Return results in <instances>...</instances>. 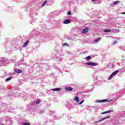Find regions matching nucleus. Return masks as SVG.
<instances>
[{"label":"nucleus","instance_id":"22","mask_svg":"<svg viewBox=\"0 0 125 125\" xmlns=\"http://www.w3.org/2000/svg\"><path fill=\"white\" fill-rule=\"evenodd\" d=\"M45 5V3H43L42 4V6H44Z\"/></svg>","mask_w":125,"mask_h":125},{"label":"nucleus","instance_id":"8","mask_svg":"<svg viewBox=\"0 0 125 125\" xmlns=\"http://www.w3.org/2000/svg\"><path fill=\"white\" fill-rule=\"evenodd\" d=\"M15 72L16 73H18V74H20V73H22V70L19 69H15Z\"/></svg>","mask_w":125,"mask_h":125},{"label":"nucleus","instance_id":"18","mask_svg":"<svg viewBox=\"0 0 125 125\" xmlns=\"http://www.w3.org/2000/svg\"><path fill=\"white\" fill-rule=\"evenodd\" d=\"M36 103V104H40V103H41V101L37 100Z\"/></svg>","mask_w":125,"mask_h":125},{"label":"nucleus","instance_id":"17","mask_svg":"<svg viewBox=\"0 0 125 125\" xmlns=\"http://www.w3.org/2000/svg\"><path fill=\"white\" fill-rule=\"evenodd\" d=\"M118 3H120V1H115L114 3H113V4L115 5V4H118Z\"/></svg>","mask_w":125,"mask_h":125},{"label":"nucleus","instance_id":"6","mask_svg":"<svg viewBox=\"0 0 125 125\" xmlns=\"http://www.w3.org/2000/svg\"><path fill=\"white\" fill-rule=\"evenodd\" d=\"M86 64L89 65V66H96L97 65V64L92 62H87Z\"/></svg>","mask_w":125,"mask_h":125},{"label":"nucleus","instance_id":"14","mask_svg":"<svg viewBox=\"0 0 125 125\" xmlns=\"http://www.w3.org/2000/svg\"><path fill=\"white\" fill-rule=\"evenodd\" d=\"M91 57L90 56H88V57H86L85 58V59L87 60V61H88L89 60H90Z\"/></svg>","mask_w":125,"mask_h":125},{"label":"nucleus","instance_id":"23","mask_svg":"<svg viewBox=\"0 0 125 125\" xmlns=\"http://www.w3.org/2000/svg\"><path fill=\"white\" fill-rule=\"evenodd\" d=\"M63 45H66L67 46H68V44L67 43H66L63 44Z\"/></svg>","mask_w":125,"mask_h":125},{"label":"nucleus","instance_id":"3","mask_svg":"<svg viewBox=\"0 0 125 125\" xmlns=\"http://www.w3.org/2000/svg\"><path fill=\"white\" fill-rule=\"evenodd\" d=\"M108 102V100H96V103H102V102Z\"/></svg>","mask_w":125,"mask_h":125},{"label":"nucleus","instance_id":"15","mask_svg":"<svg viewBox=\"0 0 125 125\" xmlns=\"http://www.w3.org/2000/svg\"><path fill=\"white\" fill-rule=\"evenodd\" d=\"M75 101H76V102H79V97L76 96L74 98Z\"/></svg>","mask_w":125,"mask_h":125},{"label":"nucleus","instance_id":"7","mask_svg":"<svg viewBox=\"0 0 125 125\" xmlns=\"http://www.w3.org/2000/svg\"><path fill=\"white\" fill-rule=\"evenodd\" d=\"M113 112H114V110H108V111L103 112V114H107V113H113Z\"/></svg>","mask_w":125,"mask_h":125},{"label":"nucleus","instance_id":"1","mask_svg":"<svg viewBox=\"0 0 125 125\" xmlns=\"http://www.w3.org/2000/svg\"><path fill=\"white\" fill-rule=\"evenodd\" d=\"M109 118H110V116H106V117L102 118L101 120H98L97 122H95L94 124H97V123H100V122H102V121H104V120H107V119H109Z\"/></svg>","mask_w":125,"mask_h":125},{"label":"nucleus","instance_id":"24","mask_svg":"<svg viewBox=\"0 0 125 125\" xmlns=\"http://www.w3.org/2000/svg\"><path fill=\"white\" fill-rule=\"evenodd\" d=\"M46 2H47V0H46V1H45L44 2V3H46Z\"/></svg>","mask_w":125,"mask_h":125},{"label":"nucleus","instance_id":"5","mask_svg":"<svg viewBox=\"0 0 125 125\" xmlns=\"http://www.w3.org/2000/svg\"><path fill=\"white\" fill-rule=\"evenodd\" d=\"M65 89L67 91H72V90H73V88L70 87H65Z\"/></svg>","mask_w":125,"mask_h":125},{"label":"nucleus","instance_id":"12","mask_svg":"<svg viewBox=\"0 0 125 125\" xmlns=\"http://www.w3.org/2000/svg\"><path fill=\"white\" fill-rule=\"evenodd\" d=\"M100 41V38H97L96 40H94V42H98Z\"/></svg>","mask_w":125,"mask_h":125},{"label":"nucleus","instance_id":"13","mask_svg":"<svg viewBox=\"0 0 125 125\" xmlns=\"http://www.w3.org/2000/svg\"><path fill=\"white\" fill-rule=\"evenodd\" d=\"M28 44H29V41H27L23 44V47H25V46H27V45H28Z\"/></svg>","mask_w":125,"mask_h":125},{"label":"nucleus","instance_id":"19","mask_svg":"<svg viewBox=\"0 0 125 125\" xmlns=\"http://www.w3.org/2000/svg\"><path fill=\"white\" fill-rule=\"evenodd\" d=\"M11 80V79H6L5 82H8V81H10Z\"/></svg>","mask_w":125,"mask_h":125},{"label":"nucleus","instance_id":"26","mask_svg":"<svg viewBox=\"0 0 125 125\" xmlns=\"http://www.w3.org/2000/svg\"><path fill=\"white\" fill-rule=\"evenodd\" d=\"M92 1H94L95 0H91Z\"/></svg>","mask_w":125,"mask_h":125},{"label":"nucleus","instance_id":"10","mask_svg":"<svg viewBox=\"0 0 125 125\" xmlns=\"http://www.w3.org/2000/svg\"><path fill=\"white\" fill-rule=\"evenodd\" d=\"M53 91H59L61 90V88H56L54 89H53Z\"/></svg>","mask_w":125,"mask_h":125},{"label":"nucleus","instance_id":"2","mask_svg":"<svg viewBox=\"0 0 125 125\" xmlns=\"http://www.w3.org/2000/svg\"><path fill=\"white\" fill-rule=\"evenodd\" d=\"M118 73H119V71L116 70L115 71L112 73V74L109 76L108 79H112V78H113V76H115V75H116V74H118Z\"/></svg>","mask_w":125,"mask_h":125},{"label":"nucleus","instance_id":"25","mask_svg":"<svg viewBox=\"0 0 125 125\" xmlns=\"http://www.w3.org/2000/svg\"><path fill=\"white\" fill-rule=\"evenodd\" d=\"M121 14H125V12H122L121 13Z\"/></svg>","mask_w":125,"mask_h":125},{"label":"nucleus","instance_id":"16","mask_svg":"<svg viewBox=\"0 0 125 125\" xmlns=\"http://www.w3.org/2000/svg\"><path fill=\"white\" fill-rule=\"evenodd\" d=\"M22 125H31V124L29 123H23Z\"/></svg>","mask_w":125,"mask_h":125},{"label":"nucleus","instance_id":"21","mask_svg":"<svg viewBox=\"0 0 125 125\" xmlns=\"http://www.w3.org/2000/svg\"><path fill=\"white\" fill-rule=\"evenodd\" d=\"M67 15H71V12L70 11H69L68 13H67Z\"/></svg>","mask_w":125,"mask_h":125},{"label":"nucleus","instance_id":"20","mask_svg":"<svg viewBox=\"0 0 125 125\" xmlns=\"http://www.w3.org/2000/svg\"><path fill=\"white\" fill-rule=\"evenodd\" d=\"M84 101V100H82V102L79 103V104H83V103Z\"/></svg>","mask_w":125,"mask_h":125},{"label":"nucleus","instance_id":"9","mask_svg":"<svg viewBox=\"0 0 125 125\" xmlns=\"http://www.w3.org/2000/svg\"><path fill=\"white\" fill-rule=\"evenodd\" d=\"M71 21L70 20H66L65 21H63L64 24H69Z\"/></svg>","mask_w":125,"mask_h":125},{"label":"nucleus","instance_id":"4","mask_svg":"<svg viewBox=\"0 0 125 125\" xmlns=\"http://www.w3.org/2000/svg\"><path fill=\"white\" fill-rule=\"evenodd\" d=\"M87 32H88V28H86L82 30V33L85 34L86 33H87Z\"/></svg>","mask_w":125,"mask_h":125},{"label":"nucleus","instance_id":"11","mask_svg":"<svg viewBox=\"0 0 125 125\" xmlns=\"http://www.w3.org/2000/svg\"><path fill=\"white\" fill-rule=\"evenodd\" d=\"M104 33H110L111 32V30H109V29H105L104 30Z\"/></svg>","mask_w":125,"mask_h":125}]
</instances>
